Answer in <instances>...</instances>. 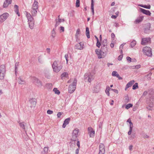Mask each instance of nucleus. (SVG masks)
Instances as JSON below:
<instances>
[{
  "label": "nucleus",
  "mask_w": 154,
  "mask_h": 154,
  "mask_svg": "<svg viewBox=\"0 0 154 154\" xmlns=\"http://www.w3.org/2000/svg\"><path fill=\"white\" fill-rule=\"evenodd\" d=\"M117 16L112 15L111 16V18L113 19H116L117 17Z\"/></svg>",
  "instance_id": "62"
},
{
  "label": "nucleus",
  "mask_w": 154,
  "mask_h": 154,
  "mask_svg": "<svg viewBox=\"0 0 154 154\" xmlns=\"http://www.w3.org/2000/svg\"><path fill=\"white\" fill-rule=\"evenodd\" d=\"M94 1L93 0H91V11L93 15H94Z\"/></svg>",
  "instance_id": "24"
},
{
  "label": "nucleus",
  "mask_w": 154,
  "mask_h": 154,
  "mask_svg": "<svg viewBox=\"0 0 154 154\" xmlns=\"http://www.w3.org/2000/svg\"><path fill=\"white\" fill-rule=\"evenodd\" d=\"M38 60L39 62L41 63L42 62V58L41 56H39L38 58Z\"/></svg>",
  "instance_id": "57"
},
{
  "label": "nucleus",
  "mask_w": 154,
  "mask_h": 154,
  "mask_svg": "<svg viewBox=\"0 0 154 154\" xmlns=\"http://www.w3.org/2000/svg\"><path fill=\"white\" fill-rule=\"evenodd\" d=\"M138 87V84L137 83H135V84L133 86L132 89L133 90H135Z\"/></svg>",
  "instance_id": "43"
},
{
  "label": "nucleus",
  "mask_w": 154,
  "mask_h": 154,
  "mask_svg": "<svg viewBox=\"0 0 154 154\" xmlns=\"http://www.w3.org/2000/svg\"><path fill=\"white\" fill-rule=\"evenodd\" d=\"M93 91L94 92L97 93L99 92V90L95 87H94L93 88Z\"/></svg>",
  "instance_id": "47"
},
{
  "label": "nucleus",
  "mask_w": 154,
  "mask_h": 154,
  "mask_svg": "<svg viewBox=\"0 0 154 154\" xmlns=\"http://www.w3.org/2000/svg\"><path fill=\"white\" fill-rule=\"evenodd\" d=\"M143 19V17L141 16L138 18L135 21L136 23H138L141 22Z\"/></svg>",
  "instance_id": "21"
},
{
  "label": "nucleus",
  "mask_w": 154,
  "mask_h": 154,
  "mask_svg": "<svg viewBox=\"0 0 154 154\" xmlns=\"http://www.w3.org/2000/svg\"><path fill=\"white\" fill-rule=\"evenodd\" d=\"M88 131L90 137H94V136L95 131L93 128L91 127H89L88 128Z\"/></svg>",
  "instance_id": "9"
},
{
  "label": "nucleus",
  "mask_w": 154,
  "mask_h": 154,
  "mask_svg": "<svg viewBox=\"0 0 154 154\" xmlns=\"http://www.w3.org/2000/svg\"><path fill=\"white\" fill-rule=\"evenodd\" d=\"M136 137L135 134V133H132L131 136L129 137L130 139L132 140Z\"/></svg>",
  "instance_id": "41"
},
{
  "label": "nucleus",
  "mask_w": 154,
  "mask_h": 154,
  "mask_svg": "<svg viewBox=\"0 0 154 154\" xmlns=\"http://www.w3.org/2000/svg\"><path fill=\"white\" fill-rule=\"evenodd\" d=\"M38 2L36 0H35L31 8L38 9Z\"/></svg>",
  "instance_id": "19"
},
{
  "label": "nucleus",
  "mask_w": 154,
  "mask_h": 154,
  "mask_svg": "<svg viewBox=\"0 0 154 154\" xmlns=\"http://www.w3.org/2000/svg\"><path fill=\"white\" fill-rule=\"evenodd\" d=\"M12 0H6L4 2L3 7L4 8L7 7L9 5L11 4Z\"/></svg>",
  "instance_id": "16"
},
{
  "label": "nucleus",
  "mask_w": 154,
  "mask_h": 154,
  "mask_svg": "<svg viewBox=\"0 0 154 154\" xmlns=\"http://www.w3.org/2000/svg\"><path fill=\"white\" fill-rule=\"evenodd\" d=\"M151 73H149L145 76V77L146 78L148 81H149L151 79Z\"/></svg>",
  "instance_id": "35"
},
{
  "label": "nucleus",
  "mask_w": 154,
  "mask_h": 154,
  "mask_svg": "<svg viewBox=\"0 0 154 154\" xmlns=\"http://www.w3.org/2000/svg\"><path fill=\"white\" fill-rule=\"evenodd\" d=\"M105 152L104 146L103 144H100L99 147V154H104Z\"/></svg>",
  "instance_id": "12"
},
{
  "label": "nucleus",
  "mask_w": 154,
  "mask_h": 154,
  "mask_svg": "<svg viewBox=\"0 0 154 154\" xmlns=\"http://www.w3.org/2000/svg\"><path fill=\"white\" fill-rule=\"evenodd\" d=\"M111 90L114 91V92L116 93V94H118V91L117 90L113 89H111Z\"/></svg>",
  "instance_id": "54"
},
{
  "label": "nucleus",
  "mask_w": 154,
  "mask_h": 154,
  "mask_svg": "<svg viewBox=\"0 0 154 154\" xmlns=\"http://www.w3.org/2000/svg\"><path fill=\"white\" fill-rule=\"evenodd\" d=\"M141 67V65H138L135 66H133V69H138L140 68Z\"/></svg>",
  "instance_id": "44"
},
{
  "label": "nucleus",
  "mask_w": 154,
  "mask_h": 154,
  "mask_svg": "<svg viewBox=\"0 0 154 154\" xmlns=\"http://www.w3.org/2000/svg\"><path fill=\"white\" fill-rule=\"evenodd\" d=\"M127 60L129 62H131V57H126Z\"/></svg>",
  "instance_id": "52"
},
{
  "label": "nucleus",
  "mask_w": 154,
  "mask_h": 154,
  "mask_svg": "<svg viewBox=\"0 0 154 154\" xmlns=\"http://www.w3.org/2000/svg\"><path fill=\"white\" fill-rule=\"evenodd\" d=\"M63 113L61 112H58L57 115V117L58 118L60 117L61 115Z\"/></svg>",
  "instance_id": "49"
},
{
  "label": "nucleus",
  "mask_w": 154,
  "mask_h": 154,
  "mask_svg": "<svg viewBox=\"0 0 154 154\" xmlns=\"http://www.w3.org/2000/svg\"><path fill=\"white\" fill-rule=\"evenodd\" d=\"M26 16L28 20L29 27L31 29H33L34 26V20L31 15L27 12L25 11Z\"/></svg>",
  "instance_id": "3"
},
{
  "label": "nucleus",
  "mask_w": 154,
  "mask_h": 154,
  "mask_svg": "<svg viewBox=\"0 0 154 154\" xmlns=\"http://www.w3.org/2000/svg\"><path fill=\"white\" fill-rule=\"evenodd\" d=\"M70 118H68L67 119H66L64 121V123L66 124V125L68 124L69 123V122L70 121Z\"/></svg>",
  "instance_id": "39"
},
{
  "label": "nucleus",
  "mask_w": 154,
  "mask_h": 154,
  "mask_svg": "<svg viewBox=\"0 0 154 154\" xmlns=\"http://www.w3.org/2000/svg\"><path fill=\"white\" fill-rule=\"evenodd\" d=\"M108 48L107 46H101L100 49H96L95 50L96 54L97 55L98 58H103L106 55L107 53Z\"/></svg>",
  "instance_id": "1"
},
{
  "label": "nucleus",
  "mask_w": 154,
  "mask_h": 154,
  "mask_svg": "<svg viewBox=\"0 0 154 154\" xmlns=\"http://www.w3.org/2000/svg\"><path fill=\"white\" fill-rule=\"evenodd\" d=\"M123 55L122 54H121V55H120L118 58V59L119 60H121L122 58Z\"/></svg>",
  "instance_id": "51"
},
{
  "label": "nucleus",
  "mask_w": 154,
  "mask_h": 154,
  "mask_svg": "<svg viewBox=\"0 0 154 154\" xmlns=\"http://www.w3.org/2000/svg\"><path fill=\"white\" fill-rule=\"evenodd\" d=\"M38 9H35L31 8V13L32 16H35L37 13V10Z\"/></svg>",
  "instance_id": "17"
},
{
  "label": "nucleus",
  "mask_w": 154,
  "mask_h": 154,
  "mask_svg": "<svg viewBox=\"0 0 154 154\" xmlns=\"http://www.w3.org/2000/svg\"><path fill=\"white\" fill-rule=\"evenodd\" d=\"M60 21H57V20H56V24H55V26L56 27L57 26H58L60 23Z\"/></svg>",
  "instance_id": "56"
},
{
  "label": "nucleus",
  "mask_w": 154,
  "mask_h": 154,
  "mask_svg": "<svg viewBox=\"0 0 154 154\" xmlns=\"http://www.w3.org/2000/svg\"><path fill=\"white\" fill-rule=\"evenodd\" d=\"M18 79L19 83L20 84H24L26 83L25 81L22 79L20 77H19Z\"/></svg>",
  "instance_id": "22"
},
{
  "label": "nucleus",
  "mask_w": 154,
  "mask_h": 154,
  "mask_svg": "<svg viewBox=\"0 0 154 154\" xmlns=\"http://www.w3.org/2000/svg\"><path fill=\"white\" fill-rule=\"evenodd\" d=\"M130 129L129 131L128 132V135H130L131 134V133L132 131L133 128V124L130 125Z\"/></svg>",
  "instance_id": "30"
},
{
  "label": "nucleus",
  "mask_w": 154,
  "mask_h": 154,
  "mask_svg": "<svg viewBox=\"0 0 154 154\" xmlns=\"http://www.w3.org/2000/svg\"><path fill=\"white\" fill-rule=\"evenodd\" d=\"M94 74L90 72L85 73L84 75V79L85 81L90 82L94 79Z\"/></svg>",
  "instance_id": "4"
},
{
  "label": "nucleus",
  "mask_w": 154,
  "mask_h": 154,
  "mask_svg": "<svg viewBox=\"0 0 154 154\" xmlns=\"http://www.w3.org/2000/svg\"><path fill=\"white\" fill-rule=\"evenodd\" d=\"M80 30L79 29H78L76 31V33L75 35V37L76 39L78 38V35L80 34Z\"/></svg>",
  "instance_id": "29"
},
{
  "label": "nucleus",
  "mask_w": 154,
  "mask_h": 154,
  "mask_svg": "<svg viewBox=\"0 0 154 154\" xmlns=\"http://www.w3.org/2000/svg\"><path fill=\"white\" fill-rule=\"evenodd\" d=\"M52 67L54 72L57 73L62 69V64L59 60H55L52 64Z\"/></svg>",
  "instance_id": "2"
},
{
  "label": "nucleus",
  "mask_w": 154,
  "mask_h": 154,
  "mask_svg": "<svg viewBox=\"0 0 154 154\" xmlns=\"http://www.w3.org/2000/svg\"><path fill=\"white\" fill-rule=\"evenodd\" d=\"M80 6V0H76V6L78 7Z\"/></svg>",
  "instance_id": "45"
},
{
  "label": "nucleus",
  "mask_w": 154,
  "mask_h": 154,
  "mask_svg": "<svg viewBox=\"0 0 154 154\" xmlns=\"http://www.w3.org/2000/svg\"><path fill=\"white\" fill-rule=\"evenodd\" d=\"M136 44V42L135 40H133L131 42L130 44V46L133 48L134 46Z\"/></svg>",
  "instance_id": "27"
},
{
  "label": "nucleus",
  "mask_w": 154,
  "mask_h": 154,
  "mask_svg": "<svg viewBox=\"0 0 154 154\" xmlns=\"http://www.w3.org/2000/svg\"><path fill=\"white\" fill-rule=\"evenodd\" d=\"M32 80L33 82L38 86H41L42 85L41 82L37 78L33 77H32Z\"/></svg>",
  "instance_id": "10"
},
{
  "label": "nucleus",
  "mask_w": 154,
  "mask_h": 154,
  "mask_svg": "<svg viewBox=\"0 0 154 154\" xmlns=\"http://www.w3.org/2000/svg\"><path fill=\"white\" fill-rule=\"evenodd\" d=\"M46 51H47V52L48 53V54L50 53V48H47V49H46Z\"/></svg>",
  "instance_id": "61"
},
{
  "label": "nucleus",
  "mask_w": 154,
  "mask_h": 154,
  "mask_svg": "<svg viewBox=\"0 0 154 154\" xmlns=\"http://www.w3.org/2000/svg\"><path fill=\"white\" fill-rule=\"evenodd\" d=\"M86 35L88 38H90L89 29L88 27H86Z\"/></svg>",
  "instance_id": "26"
},
{
  "label": "nucleus",
  "mask_w": 154,
  "mask_h": 154,
  "mask_svg": "<svg viewBox=\"0 0 154 154\" xmlns=\"http://www.w3.org/2000/svg\"><path fill=\"white\" fill-rule=\"evenodd\" d=\"M84 43L80 42L77 44L75 46V48L78 50H82L84 48Z\"/></svg>",
  "instance_id": "11"
},
{
  "label": "nucleus",
  "mask_w": 154,
  "mask_h": 154,
  "mask_svg": "<svg viewBox=\"0 0 154 154\" xmlns=\"http://www.w3.org/2000/svg\"><path fill=\"white\" fill-rule=\"evenodd\" d=\"M77 82L76 79L75 78L72 84L69 85L68 89L69 92V93H72L75 90Z\"/></svg>",
  "instance_id": "5"
},
{
  "label": "nucleus",
  "mask_w": 154,
  "mask_h": 154,
  "mask_svg": "<svg viewBox=\"0 0 154 154\" xmlns=\"http://www.w3.org/2000/svg\"><path fill=\"white\" fill-rule=\"evenodd\" d=\"M140 11L144 14L148 16H150L151 14V13L149 11L146 10L141 8H140Z\"/></svg>",
  "instance_id": "14"
},
{
  "label": "nucleus",
  "mask_w": 154,
  "mask_h": 154,
  "mask_svg": "<svg viewBox=\"0 0 154 154\" xmlns=\"http://www.w3.org/2000/svg\"><path fill=\"white\" fill-rule=\"evenodd\" d=\"M50 151L48 150V147H44V153H48Z\"/></svg>",
  "instance_id": "32"
},
{
  "label": "nucleus",
  "mask_w": 154,
  "mask_h": 154,
  "mask_svg": "<svg viewBox=\"0 0 154 154\" xmlns=\"http://www.w3.org/2000/svg\"><path fill=\"white\" fill-rule=\"evenodd\" d=\"M150 39L149 38H142L141 42V44L142 45H145L147 43H149Z\"/></svg>",
  "instance_id": "13"
},
{
  "label": "nucleus",
  "mask_w": 154,
  "mask_h": 154,
  "mask_svg": "<svg viewBox=\"0 0 154 154\" xmlns=\"http://www.w3.org/2000/svg\"><path fill=\"white\" fill-rule=\"evenodd\" d=\"M111 88H110L109 86H107L106 88V89L105 91V92L106 94L108 96H109V91L110 90H111Z\"/></svg>",
  "instance_id": "31"
},
{
  "label": "nucleus",
  "mask_w": 154,
  "mask_h": 154,
  "mask_svg": "<svg viewBox=\"0 0 154 154\" xmlns=\"http://www.w3.org/2000/svg\"><path fill=\"white\" fill-rule=\"evenodd\" d=\"M151 8V6L150 5H144V8L148 9H150Z\"/></svg>",
  "instance_id": "50"
},
{
  "label": "nucleus",
  "mask_w": 154,
  "mask_h": 154,
  "mask_svg": "<svg viewBox=\"0 0 154 154\" xmlns=\"http://www.w3.org/2000/svg\"><path fill=\"white\" fill-rule=\"evenodd\" d=\"M56 35V32L54 31V29H53L51 32V36L53 38H54L55 37Z\"/></svg>",
  "instance_id": "34"
},
{
  "label": "nucleus",
  "mask_w": 154,
  "mask_h": 154,
  "mask_svg": "<svg viewBox=\"0 0 154 154\" xmlns=\"http://www.w3.org/2000/svg\"><path fill=\"white\" fill-rule=\"evenodd\" d=\"M5 67L4 65H2L0 66V72L5 73Z\"/></svg>",
  "instance_id": "20"
},
{
  "label": "nucleus",
  "mask_w": 154,
  "mask_h": 154,
  "mask_svg": "<svg viewBox=\"0 0 154 154\" xmlns=\"http://www.w3.org/2000/svg\"><path fill=\"white\" fill-rule=\"evenodd\" d=\"M19 125L20 127L22 128L25 131V132L26 133V131H25V128L24 122H20L19 123Z\"/></svg>",
  "instance_id": "28"
},
{
  "label": "nucleus",
  "mask_w": 154,
  "mask_h": 154,
  "mask_svg": "<svg viewBox=\"0 0 154 154\" xmlns=\"http://www.w3.org/2000/svg\"><path fill=\"white\" fill-rule=\"evenodd\" d=\"M68 73L66 72L63 73L61 75V79H63L64 77H67L68 76Z\"/></svg>",
  "instance_id": "25"
},
{
  "label": "nucleus",
  "mask_w": 154,
  "mask_h": 154,
  "mask_svg": "<svg viewBox=\"0 0 154 154\" xmlns=\"http://www.w3.org/2000/svg\"><path fill=\"white\" fill-rule=\"evenodd\" d=\"M147 92L146 91H145L143 93V95L146 96L147 94Z\"/></svg>",
  "instance_id": "63"
},
{
  "label": "nucleus",
  "mask_w": 154,
  "mask_h": 154,
  "mask_svg": "<svg viewBox=\"0 0 154 154\" xmlns=\"http://www.w3.org/2000/svg\"><path fill=\"white\" fill-rule=\"evenodd\" d=\"M143 51L144 54L150 57L152 55L151 49L150 47H144Z\"/></svg>",
  "instance_id": "7"
},
{
  "label": "nucleus",
  "mask_w": 154,
  "mask_h": 154,
  "mask_svg": "<svg viewBox=\"0 0 154 154\" xmlns=\"http://www.w3.org/2000/svg\"><path fill=\"white\" fill-rule=\"evenodd\" d=\"M19 63L18 62H16L15 64V72L16 74L18 70V66Z\"/></svg>",
  "instance_id": "37"
},
{
  "label": "nucleus",
  "mask_w": 154,
  "mask_h": 154,
  "mask_svg": "<svg viewBox=\"0 0 154 154\" xmlns=\"http://www.w3.org/2000/svg\"><path fill=\"white\" fill-rule=\"evenodd\" d=\"M96 46L97 47L99 48L101 46V43L100 42L99 40L97 41Z\"/></svg>",
  "instance_id": "46"
},
{
  "label": "nucleus",
  "mask_w": 154,
  "mask_h": 154,
  "mask_svg": "<svg viewBox=\"0 0 154 154\" xmlns=\"http://www.w3.org/2000/svg\"><path fill=\"white\" fill-rule=\"evenodd\" d=\"M64 57L65 58L66 60V63H68V54H66L65 55Z\"/></svg>",
  "instance_id": "48"
},
{
  "label": "nucleus",
  "mask_w": 154,
  "mask_h": 154,
  "mask_svg": "<svg viewBox=\"0 0 154 154\" xmlns=\"http://www.w3.org/2000/svg\"><path fill=\"white\" fill-rule=\"evenodd\" d=\"M9 14L7 13H5L0 15V23L4 21L8 17Z\"/></svg>",
  "instance_id": "8"
},
{
  "label": "nucleus",
  "mask_w": 154,
  "mask_h": 154,
  "mask_svg": "<svg viewBox=\"0 0 154 154\" xmlns=\"http://www.w3.org/2000/svg\"><path fill=\"white\" fill-rule=\"evenodd\" d=\"M143 137L145 138H148L149 137V136L147 135V134H145L144 135Z\"/></svg>",
  "instance_id": "59"
},
{
  "label": "nucleus",
  "mask_w": 154,
  "mask_h": 154,
  "mask_svg": "<svg viewBox=\"0 0 154 154\" xmlns=\"http://www.w3.org/2000/svg\"><path fill=\"white\" fill-rule=\"evenodd\" d=\"M53 91L55 94L59 95L60 93V91L58 90L57 88H54L53 89Z\"/></svg>",
  "instance_id": "36"
},
{
  "label": "nucleus",
  "mask_w": 154,
  "mask_h": 154,
  "mask_svg": "<svg viewBox=\"0 0 154 154\" xmlns=\"http://www.w3.org/2000/svg\"><path fill=\"white\" fill-rule=\"evenodd\" d=\"M107 41L106 39H104L102 43V46H107Z\"/></svg>",
  "instance_id": "38"
},
{
  "label": "nucleus",
  "mask_w": 154,
  "mask_h": 154,
  "mask_svg": "<svg viewBox=\"0 0 154 154\" xmlns=\"http://www.w3.org/2000/svg\"><path fill=\"white\" fill-rule=\"evenodd\" d=\"M133 105L131 103H129L127 104L125 106V108L126 109H128L130 108V107H131Z\"/></svg>",
  "instance_id": "40"
},
{
  "label": "nucleus",
  "mask_w": 154,
  "mask_h": 154,
  "mask_svg": "<svg viewBox=\"0 0 154 154\" xmlns=\"http://www.w3.org/2000/svg\"><path fill=\"white\" fill-rule=\"evenodd\" d=\"M15 8V11L18 16H20V14L19 13L18 6L17 5H15L14 6Z\"/></svg>",
  "instance_id": "23"
},
{
  "label": "nucleus",
  "mask_w": 154,
  "mask_h": 154,
  "mask_svg": "<svg viewBox=\"0 0 154 154\" xmlns=\"http://www.w3.org/2000/svg\"><path fill=\"white\" fill-rule=\"evenodd\" d=\"M134 80H132L128 82L126 85L125 90L126 91L127 88L131 87L134 84Z\"/></svg>",
  "instance_id": "18"
},
{
  "label": "nucleus",
  "mask_w": 154,
  "mask_h": 154,
  "mask_svg": "<svg viewBox=\"0 0 154 154\" xmlns=\"http://www.w3.org/2000/svg\"><path fill=\"white\" fill-rule=\"evenodd\" d=\"M60 31H61L63 32H64V27L63 26H60Z\"/></svg>",
  "instance_id": "55"
},
{
  "label": "nucleus",
  "mask_w": 154,
  "mask_h": 154,
  "mask_svg": "<svg viewBox=\"0 0 154 154\" xmlns=\"http://www.w3.org/2000/svg\"><path fill=\"white\" fill-rule=\"evenodd\" d=\"M29 102L32 105L31 107L35 106L36 104V100L35 98H32L29 100Z\"/></svg>",
  "instance_id": "15"
},
{
  "label": "nucleus",
  "mask_w": 154,
  "mask_h": 154,
  "mask_svg": "<svg viewBox=\"0 0 154 154\" xmlns=\"http://www.w3.org/2000/svg\"><path fill=\"white\" fill-rule=\"evenodd\" d=\"M47 113L48 114H51L53 113V111L50 110H48L47 111Z\"/></svg>",
  "instance_id": "53"
},
{
  "label": "nucleus",
  "mask_w": 154,
  "mask_h": 154,
  "mask_svg": "<svg viewBox=\"0 0 154 154\" xmlns=\"http://www.w3.org/2000/svg\"><path fill=\"white\" fill-rule=\"evenodd\" d=\"M112 75L113 76H116V77L117 76H119V74L118 73V72L116 71H113L112 72Z\"/></svg>",
  "instance_id": "33"
},
{
  "label": "nucleus",
  "mask_w": 154,
  "mask_h": 154,
  "mask_svg": "<svg viewBox=\"0 0 154 154\" xmlns=\"http://www.w3.org/2000/svg\"><path fill=\"white\" fill-rule=\"evenodd\" d=\"M5 73H2L0 72V79H3L5 75Z\"/></svg>",
  "instance_id": "42"
},
{
  "label": "nucleus",
  "mask_w": 154,
  "mask_h": 154,
  "mask_svg": "<svg viewBox=\"0 0 154 154\" xmlns=\"http://www.w3.org/2000/svg\"><path fill=\"white\" fill-rule=\"evenodd\" d=\"M99 126L100 128H102V123L101 122H100V124L99 125Z\"/></svg>",
  "instance_id": "60"
},
{
  "label": "nucleus",
  "mask_w": 154,
  "mask_h": 154,
  "mask_svg": "<svg viewBox=\"0 0 154 154\" xmlns=\"http://www.w3.org/2000/svg\"><path fill=\"white\" fill-rule=\"evenodd\" d=\"M77 145L79 147L80 146V143L79 141H78L77 142Z\"/></svg>",
  "instance_id": "64"
},
{
  "label": "nucleus",
  "mask_w": 154,
  "mask_h": 154,
  "mask_svg": "<svg viewBox=\"0 0 154 154\" xmlns=\"http://www.w3.org/2000/svg\"><path fill=\"white\" fill-rule=\"evenodd\" d=\"M58 21H60V23L61 22H63L64 21V20L63 19H60L59 18Z\"/></svg>",
  "instance_id": "58"
},
{
  "label": "nucleus",
  "mask_w": 154,
  "mask_h": 154,
  "mask_svg": "<svg viewBox=\"0 0 154 154\" xmlns=\"http://www.w3.org/2000/svg\"><path fill=\"white\" fill-rule=\"evenodd\" d=\"M79 131V129L77 128L75 129L73 131L71 140H72L73 141L74 145H75V141L77 139Z\"/></svg>",
  "instance_id": "6"
}]
</instances>
